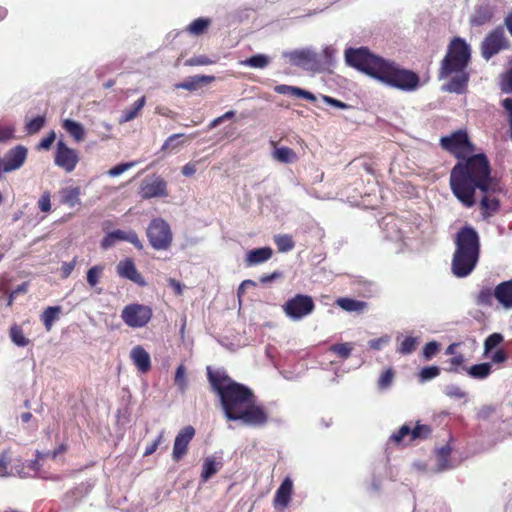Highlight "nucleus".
Here are the masks:
<instances>
[{"label": "nucleus", "instance_id": "f257e3e1", "mask_svg": "<svg viewBox=\"0 0 512 512\" xmlns=\"http://www.w3.org/2000/svg\"><path fill=\"white\" fill-rule=\"evenodd\" d=\"M450 187L454 196L468 208L475 205V193L479 191L482 195L480 208L484 219L494 216L500 209L496 194L503 191V186L491 175L489 160L483 153L459 161L452 168Z\"/></svg>", "mask_w": 512, "mask_h": 512}, {"label": "nucleus", "instance_id": "f03ea898", "mask_svg": "<svg viewBox=\"0 0 512 512\" xmlns=\"http://www.w3.org/2000/svg\"><path fill=\"white\" fill-rule=\"evenodd\" d=\"M208 380L219 398L225 417L249 427H263L269 420L264 407L257 403L253 391L227 375L223 370L207 368Z\"/></svg>", "mask_w": 512, "mask_h": 512}, {"label": "nucleus", "instance_id": "7ed1b4c3", "mask_svg": "<svg viewBox=\"0 0 512 512\" xmlns=\"http://www.w3.org/2000/svg\"><path fill=\"white\" fill-rule=\"evenodd\" d=\"M345 61L349 66L402 91H415L420 85V78L415 72L372 54L365 47L346 49Z\"/></svg>", "mask_w": 512, "mask_h": 512}, {"label": "nucleus", "instance_id": "20e7f679", "mask_svg": "<svg viewBox=\"0 0 512 512\" xmlns=\"http://www.w3.org/2000/svg\"><path fill=\"white\" fill-rule=\"evenodd\" d=\"M470 59V45L461 37L453 38L440 67L439 78H450V80L443 85V91L461 94L466 90L469 81L467 66Z\"/></svg>", "mask_w": 512, "mask_h": 512}, {"label": "nucleus", "instance_id": "39448f33", "mask_svg": "<svg viewBox=\"0 0 512 512\" xmlns=\"http://www.w3.org/2000/svg\"><path fill=\"white\" fill-rule=\"evenodd\" d=\"M455 251L451 262V271L457 278L470 275L480 256V237L471 226L462 227L454 238Z\"/></svg>", "mask_w": 512, "mask_h": 512}, {"label": "nucleus", "instance_id": "423d86ee", "mask_svg": "<svg viewBox=\"0 0 512 512\" xmlns=\"http://www.w3.org/2000/svg\"><path fill=\"white\" fill-rule=\"evenodd\" d=\"M147 237L155 250H167L173 239L169 224L162 218H155L150 222Z\"/></svg>", "mask_w": 512, "mask_h": 512}, {"label": "nucleus", "instance_id": "0eeeda50", "mask_svg": "<svg viewBox=\"0 0 512 512\" xmlns=\"http://www.w3.org/2000/svg\"><path fill=\"white\" fill-rule=\"evenodd\" d=\"M510 41L503 27H497L489 32L481 43V54L485 60L491 59L502 50L508 49Z\"/></svg>", "mask_w": 512, "mask_h": 512}, {"label": "nucleus", "instance_id": "6e6552de", "mask_svg": "<svg viewBox=\"0 0 512 512\" xmlns=\"http://www.w3.org/2000/svg\"><path fill=\"white\" fill-rule=\"evenodd\" d=\"M314 308L315 304L312 297L303 294H297L283 305L285 315L292 321H299L310 315Z\"/></svg>", "mask_w": 512, "mask_h": 512}, {"label": "nucleus", "instance_id": "1a4fd4ad", "mask_svg": "<svg viewBox=\"0 0 512 512\" xmlns=\"http://www.w3.org/2000/svg\"><path fill=\"white\" fill-rule=\"evenodd\" d=\"M122 321L131 328H142L152 318V309L143 304H129L121 312Z\"/></svg>", "mask_w": 512, "mask_h": 512}, {"label": "nucleus", "instance_id": "9d476101", "mask_svg": "<svg viewBox=\"0 0 512 512\" xmlns=\"http://www.w3.org/2000/svg\"><path fill=\"white\" fill-rule=\"evenodd\" d=\"M283 57L298 67L305 69L320 70V62L318 60V54L312 48L296 49L293 51H287L283 53Z\"/></svg>", "mask_w": 512, "mask_h": 512}, {"label": "nucleus", "instance_id": "9b49d317", "mask_svg": "<svg viewBox=\"0 0 512 512\" xmlns=\"http://www.w3.org/2000/svg\"><path fill=\"white\" fill-rule=\"evenodd\" d=\"M79 162L78 152L68 147L62 140L56 144L54 163L67 173H71Z\"/></svg>", "mask_w": 512, "mask_h": 512}, {"label": "nucleus", "instance_id": "f8f14e48", "mask_svg": "<svg viewBox=\"0 0 512 512\" xmlns=\"http://www.w3.org/2000/svg\"><path fill=\"white\" fill-rule=\"evenodd\" d=\"M497 1L496 0H481L474 9L470 18L472 26H483L492 21L496 14Z\"/></svg>", "mask_w": 512, "mask_h": 512}, {"label": "nucleus", "instance_id": "ddd939ff", "mask_svg": "<svg viewBox=\"0 0 512 512\" xmlns=\"http://www.w3.org/2000/svg\"><path fill=\"white\" fill-rule=\"evenodd\" d=\"M119 241H127L133 244L138 250L143 248L141 241L134 231H124L119 229L106 234V236L101 241V248L107 250L113 247Z\"/></svg>", "mask_w": 512, "mask_h": 512}, {"label": "nucleus", "instance_id": "4468645a", "mask_svg": "<svg viewBox=\"0 0 512 512\" xmlns=\"http://www.w3.org/2000/svg\"><path fill=\"white\" fill-rule=\"evenodd\" d=\"M140 195L143 199L166 197L168 195L167 183L160 177L145 179L141 184Z\"/></svg>", "mask_w": 512, "mask_h": 512}, {"label": "nucleus", "instance_id": "2eb2a0df", "mask_svg": "<svg viewBox=\"0 0 512 512\" xmlns=\"http://www.w3.org/2000/svg\"><path fill=\"white\" fill-rule=\"evenodd\" d=\"M195 435V429L192 426L182 428L174 440L172 458L174 461L180 460L188 450V445Z\"/></svg>", "mask_w": 512, "mask_h": 512}, {"label": "nucleus", "instance_id": "dca6fc26", "mask_svg": "<svg viewBox=\"0 0 512 512\" xmlns=\"http://www.w3.org/2000/svg\"><path fill=\"white\" fill-rule=\"evenodd\" d=\"M430 432V428L426 425H417L412 429L409 425L404 424L396 433L391 435L390 439L395 443H400L408 438L410 442L418 438H426Z\"/></svg>", "mask_w": 512, "mask_h": 512}, {"label": "nucleus", "instance_id": "f3484780", "mask_svg": "<svg viewBox=\"0 0 512 512\" xmlns=\"http://www.w3.org/2000/svg\"><path fill=\"white\" fill-rule=\"evenodd\" d=\"M440 143L445 150L453 153H457L459 150L471 147L468 135L463 131H457L450 136L442 137Z\"/></svg>", "mask_w": 512, "mask_h": 512}, {"label": "nucleus", "instance_id": "a211bd4d", "mask_svg": "<svg viewBox=\"0 0 512 512\" xmlns=\"http://www.w3.org/2000/svg\"><path fill=\"white\" fill-rule=\"evenodd\" d=\"M116 271L121 278L128 279L139 286L146 285L145 279L138 272L135 263L130 258L120 261L116 266Z\"/></svg>", "mask_w": 512, "mask_h": 512}, {"label": "nucleus", "instance_id": "6ab92c4d", "mask_svg": "<svg viewBox=\"0 0 512 512\" xmlns=\"http://www.w3.org/2000/svg\"><path fill=\"white\" fill-rule=\"evenodd\" d=\"M494 297L504 310L512 309V279L503 281L494 288Z\"/></svg>", "mask_w": 512, "mask_h": 512}, {"label": "nucleus", "instance_id": "aec40b11", "mask_svg": "<svg viewBox=\"0 0 512 512\" xmlns=\"http://www.w3.org/2000/svg\"><path fill=\"white\" fill-rule=\"evenodd\" d=\"M131 360L141 373H146L151 368L149 353L140 345L135 346L130 353Z\"/></svg>", "mask_w": 512, "mask_h": 512}, {"label": "nucleus", "instance_id": "412c9836", "mask_svg": "<svg viewBox=\"0 0 512 512\" xmlns=\"http://www.w3.org/2000/svg\"><path fill=\"white\" fill-rule=\"evenodd\" d=\"M273 255V250L270 247H261L249 250L246 253L245 263L246 266L252 267L268 261Z\"/></svg>", "mask_w": 512, "mask_h": 512}, {"label": "nucleus", "instance_id": "4be33fe9", "mask_svg": "<svg viewBox=\"0 0 512 512\" xmlns=\"http://www.w3.org/2000/svg\"><path fill=\"white\" fill-rule=\"evenodd\" d=\"M214 79H215L214 76L195 75V76L188 77L184 81L175 84V88L176 89H184V90H188V91H196L202 85L213 82Z\"/></svg>", "mask_w": 512, "mask_h": 512}, {"label": "nucleus", "instance_id": "5701e85b", "mask_svg": "<svg viewBox=\"0 0 512 512\" xmlns=\"http://www.w3.org/2000/svg\"><path fill=\"white\" fill-rule=\"evenodd\" d=\"M293 490V483L290 478H285L275 494V504L282 507L288 506Z\"/></svg>", "mask_w": 512, "mask_h": 512}, {"label": "nucleus", "instance_id": "b1692460", "mask_svg": "<svg viewBox=\"0 0 512 512\" xmlns=\"http://www.w3.org/2000/svg\"><path fill=\"white\" fill-rule=\"evenodd\" d=\"M62 127L76 142L84 140L86 133L81 123L71 119H65L62 123Z\"/></svg>", "mask_w": 512, "mask_h": 512}, {"label": "nucleus", "instance_id": "393cba45", "mask_svg": "<svg viewBox=\"0 0 512 512\" xmlns=\"http://www.w3.org/2000/svg\"><path fill=\"white\" fill-rule=\"evenodd\" d=\"M222 467V463L217 461L215 457L210 456L204 460L201 478L203 482L208 481Z\"/></svg>", "mask_w": 512, "mask_h": 512}, {"label": "nucleus", "instance_id": "a878e982", "mask_svg": "<svg viewBox=\"0 0 512 512\" xmlns=\"http://www.w3.org/2000/svg\"><path fill=\"white\" fill-rule=\"evenodd\" d=\"M336 304L345 311L348 312H362L366 309L367 303L351 298H339L336 300Z\"/></svg>", "mask_w": 512, "mask_h": 512}, {"label": "nucleus", "instance_id": "bb28decb", "mask_svg": "<svg viewBox=\"0 0 512 512\" xmlns=\"http://www.w3.org/2000/svg\"><path fill=\"white\" fill-rule=\"evenodd\" d=\"M492 370V365L488 362L476 364L467 369V374L473 379H486Z\"/></svg>", "mask_w": 512, "mask_h": 512}, {"label": "nucleus", "instance_id": "cd10ccee", "mask_svg": "<svg viewBox=\"0 0 512 512\" xmlns=\"http://www.w3.org/2000/svg\"><path fill=\"white\" fill-rule=\"evenodd\" d=\"M174 384L179 393L184 394L188 389V378L186 367L180 364L175 371Z\"/></svg>", "mask_w": 512, "mask_h": 512}, {"label": "nucleus", "instance_id": "c85d7f7f", "mask_svg": "<svg viewBox=\"0 0 512 512\" xmlns=\"http://www.w3.org/2000/svg\"><path fill=\"white\" fill-rule=\"evenodd\" d=\"M60 313L61 307L59 306H49L43 311L41 314V320L47 331L51 330L54 321L58 318Z\"/></svg>", "mask_w": 512, "mask_h": 512}, {"label": "nucleus", "instance_id": "c756f323", "mask_svg": "<svg viewBox=\"0 0 512 512\" xmlns=\"http://www.w3.org/2000/svg\"><path fill=\"white\" fill-rule=\"evenodd\" d=\"M146 103V97L142 96L139 98L132 107L123 110L121 115V122H130L138 115V112L144 107Z\"/></svg>", "mask_w": 512, "mask_h": 512}, {"label": "nucleus", "instance_id": "7c9ffc66", "mask_svg": "<svg viewBox=\"0 0 512 512\" xmlns=\"http://www.w3.org/2000/svg\"><path fill=\"white\" fill-rule=\"evenodd\" d=\"M273 157L282 163H294L297 160V154L289 147H279L273 152Z\"/></svg>", "mask_w": 512, "mask_h": 512}, {"label": "nucleus", "instance_id": "2f4dec72", "mask_svg": "<svg viewBox=\"0 0 512 512\" xmlns=\"http://www.w3.org/2000/svg\"><path fill=\"white\" fill-rule=\"evenodd\" d=\"M336 53V49L331 45L323 48L322 54L318 55V60L321 64L320 70L327 69L335 63Z\"/></svg>", "mask_w": 512, "mask_h": 512}, {"label": "nucleus", "instance_id": "473e14b6", "mask_svg": "<svg viewBox=\"0 0 512 512\" xmlns=\"http://www.w3.org/2000/svg\"><path fill=\"white\" fill-rule=\"evenodd\" d=\"M80 189L78 187L66 188L62 191V203L73 208L80 204Z\"/></svg>", "mask_w": 512, "mask_h": 512}, {"label": "nucleus", "instance_id": "72a5a7b5", "mask_svg": "<svg viewBox=\"0 0 512 512\" xmlns=\"http://www.w3.org/2000/svg\"><path fill=\"white\" fill-rule=\"evenodd\" d=\"M211 21L208 18H197L187 27V31L195 36L203 34L209 27Z\"/></svg>", "mask_w": 512, "mask_h": 512}, {"label": "nucleus", "instance_id": "f704fd0d", "mask_svg": "<svg viewBox=\"0 0 512 512\" xmlns=\"http://www.w3.org/2000/svg\"><path fill=\"white\" fill-rule=\"evenodd\" d=\"M494 290L490 287H482L476 296V304L479 306H491L493 303Z\"/></svg>", "mask_w": 512, "mask_h": 512}, {"label": "nucleus", "instance_id": "c9c22d12", "mask_svg": "<svg viewBox=\"0 0 512 512\" xmlns=\"http://www.w3.org/2000/svg\"><path fill=\"white\" fill-rule=\"evenodd\" d=\"M274 242L280 252H288L294 248V241L288 234L275 236Z\"/></svg>", "mask_w": 512, "mask_h": 512}, {"label": "nucleus", "instance_id": "e433bc0d", "mask_svg": "<svg viewBox=\"0 0 512 512\" xmlns=\"http://www.w3.org/2000/svg\"><path fill=\"white\" fill-rule=\"evenodd\" d=\"M103 271H104V266H102V265H95L87 271L86 279H87V283L90 287L94 288L97 286V284L99 283L100 278L103 274Z\"/></svg>", "mask_w": 512, "mask_h": 512}, {"label": "nucleus", "instance_id": "4c0bfd02", "mask_svg": "<svg viewBox=\"0 0 512 512\" xmlns=\"http://www.w3.org/2000/svg\"><path fill=\"white\" fill-rule=\"evenodd\" d=\"M270 63V58L264 54L253 55L246 59L244 64L252 68H265Z\"/></svg>", "mask_w": 512, "mask_h": 512}, {"label": "nucleus", "instance_id": "58836bf2", "mask_svg": "<svg viewBox=\"0 0 512 512\" xmlns=\"http://www.w3.org/2000/svg\"><path fill=\"white\" fill-rule=\"evenodd\" d=\"M417 344L418 339L416 337H406L397 348V351L402 355L411 354L413 351H415Z\"/></svg>", "mask_w": 512, "mask_h": 512}, {"label": "nucleus", "instance_id": "ea45409f", "mask_svg": "<svg viewBox=\"0 0 512 512\" xmlns=\"http://www.w3.org/2000/svg\"><path fill=\"white\" fill-rule=\"evenodd\" d=\"M353 350V344L346 342L330 346L329 351L337 354L342 359H347Z\"/></svg>", "mask_w": 512, "mask_h": 512}, {"label": "nucleus", "instance_id": "a19ab883", "mask_svg": "<svg viewBox=\"0 0 512 512\" xmlns=\"http://www.w3.org/2000/svg\"><path fill=\"white\" fill-rule=\"evenodd\" d=\"M10 337L12 342L19 347H25L29 343V340L24 336L23 331L18 326L11 328Z\"/></svg>", "mask_w": 512, "mask_h": 512}, {"label": "nucleus", "instance_id": "79ce46f5", "mask_svg": "<svg viewBox=\"0 0 512 512\" xmlns=\"http://www.w3.org/2000/svg\"><path fill=\"white\" fill-rule=\"evenodd\" d=\"M440 375V368L438 366L424 367L419 373V381L421 383L430 381Z\"/></svg>", "mask_w": 512, "mask_h": 512}, {"label": "nucleus", "instance_id": "37998d69", "mask_svg": "<svg viewBox=\"0 0 512 512\" xmlns=\"http://www.w3.org/2000/svg\"><path fill=\"white\" fill-rule=\"evenodd\" d=\"M443 392L447 397L454 399H462L467 396V393L455 384L446 385Z\"/></svg>", "mask_w": 512, "mask_h": 512}, {"label": "nucleus", "instance_id": "c03bdc74", "mask_svg": "<svg viewBox=\"0 0 512 512\" xmlns=\"http://www.w3.org/2000/svg\"><path fill=\"white\" fill-rule=\"evenodd\" d=\"M500 87L503 92L512 94V59L510 68L501 77Z\"/></svg>", "mask_w": 512, "mask_h": 512}, {"label": "nucleus", "instance_id": "a18cd8bd", "mask_svg": "<svg viewBox=\"0 0 512 512\" xmlns=\"http://www.w3.org/2000/svg\"><path fill=\"white\" fill-rule=\"evenodd\" d=\"M45 118L37 116L26 123V131L28 134H35L44 126Z\"/></svg>", "mask_w": 512, "mask_h": 512}, {"label": "nucleus", "instance_id": "49530a36", "mask_svg": "<svg viewBox=\"0 0 512 512\" xmlns=\"http://www.w3.org/2000/svg\"><path fill=\"white\" fill-rule=\"evenodd\" d=\"M503 341V336L500 333H493L489 335L484 342L485 353H488Z\"/></svg>", "mask_w": 512, "mask_h": 512}, {"label": "nucleus", "instance_id": "de8ad7c7", "mask_svg": "<svg viewBox=\"0 0 512 512\" xmlns=\"http://www.w3.org/2000/svg\"><path fill=\"white\" fill-rule=\"evenodd\" d=\"M391 341V337L389 335L381 336L377 339H371L368 341V345L373 350H381L384 346L388 345Z\"/></svg>", "mask_w": 512, "mask_h": 512}, {"label": "nucleus", "instance_id": "09e8293b", "mask_svg": "<svg viewBox=\"0 0 512 512\" xmlns=\"http://www.w3.org/2000/svg\"><path fill=\"white\" fill-rule=\"evenodd\" d=\"M439 343L436 342V341H431L429 343H427L424 348H423V357L425 360H430L432 359L436 353L438 352L439 350Z\"/></svg>", "mask_w": 512, "mask_h": 512}, {"label": "nucleus", "instance_id": "8fccbe9b", "mask_svg": "<svg viewBox=\"0 0 512 512\" xmlns=\"http://www.w3.org/2000/svg\"><path fill=\"white\" fill-rule=\"evenodd\" d=\"M394 378V373L391 369L386 370L378 380L379 389H387L391 386Z\"/></svg>", "mask_w": 512, "mask_h": 512}, {"label": "nucleus", "instance_id": "3c124183", "mask_svg": "<svg viewBox=\"0 0 512 512\" xmlns=\"http://www.w3.org/2000/svg\"><path fill=\"white\" fill-rule=\"evenodd\" d=\"M38 208L45 213L51 211V194L49 191H45L38 200Z\"/></svg>", "mask_w": 512, "mask_h": 512}, {"label": "nucleus", "instance_id": "603ef678", "mask_svg": "<svg viewBox=\"0 0 512 512\" xmlns=\"http://www.w3.org/2000/svg\"><path fill=\"white\" fill-rule=\"evenodd\" d=\"M212 63L213 61L204 55L195 56L185 61L186 66H204Z\"/></svg>", "mask_w": 512, "mask_h": 512}, {"label": "nucleus", "instance_id": "864d4df0", "mask_svg": "<svg viewBox=\"0 0 512 512\" xmlns=\"http://www.w3.org/2000/svg\"><path fill=\"white\" fill-rule=\"evenodd\" d=\"M135 165V162H128V163H121L119 165L114 166L108 171V175L111 177H117L133 167Z\"/></svg>", "mask_w": 512, "mask_h": 512}, {"label": "nucleus", "instance_id": "5fc2aeb1", "mask_svg": "<svg viewBox=\"0 0 512 512\" xmlns=\"http://www.w3.org/2000/svg\"><path fill=\"white\" fill-rule=\"evenodd\" d=\"M274 90L278 94L296 97L299 87L281 84L277 85Z\"/></svg>", "mask_w": 512, "mask_h": 512}, {"label": "nucleus", "instance_id": "6e6d98bb", "mask_svg": "<svg viewBox=\"0 0 512 512\" xmlns=\"http://www.w3.org/2000/svg\"><path fill=\"white\" fill-rule=\"evenodd\" d=\"M163 439H164V431H161L159 433V435L157 436V438L150 445H148L145 448L144 456H149V455L153 454L157 450L159 445L163 442Z\"/></svg>", "mask_w": 512, "mask_h": 512}, {"label": "nucleus", "instance_id": "4d7b16f0", "mask_svg": "<svg viewBox=\"0 0 512 512\" xmlns=\"http://www.w3.org/2000/svg\"><path fill=\"white\" fill-rule=\"evenodd\" d=\"M465 362V358L462 354L455 355L449 360L450 367L448 368L449 372H458V368L463 365Z\"/></svg>", "mask_w": 512, "mask_h": 512}, {"label": "nucleus", "instance_id": "13d9d810", "mask_svg": "<svg viewBox=\"0 0 512 512\" xmlns=\"http://www.w3.org/2000/svg\"><path fill=\"white\" fill-rule=\"evenodd\" d=\"M322 100L328 104V105H331L335 108H339V109H348L350 108V106L338 99H335L333 97H330V96H326V95H323L322 96Z\"/></svg>", "mask_w": 512, "mask_h": 512}, {"label": "nucleus", "instance_id": "bf43d9fd", "mask_svg": "<svg viewBox=\"0 0 512 512\" xmlns=\"http://www.w3.org/2000/svg\"><path fill=\"white\" fill-rule=\"evenodd\" d=\"M183 136H184V134H182V133L173 134V135L169 136L166 139V141L164 142V144L162 146V150H167V149L175 148L178 145L176 140L179 139L180 137H183Z\"/></svg>", "mask_w": 512, "mask_h": 512}, {"label": "nucleus", "instance_id": "052dcab7", "mask_svg": "<svg viewBox=\"0 0 512 512\" xmlns=\"http://www.w3.org/2000/svg\"><path fill=\"white\" fill-rule=\"evenodd\" d=\"M15 129L11 126L0 127V142H6L13 138Z\"/></svg>", "mask_w": 512, "mask_h": 512}, {"label": "nucleus", "instance_id": "680f3d73", "mask_svg": "<svg viewBox=\"0 0 512 512\" xmlns=\"http://www.w3.org/2000/svg\"><path fill=\"white\" fill-rule=\"evenodd\" d=\"M56 134L54 131H51L45 138L41 140V142L38 145L39 149L47 150L51 147L53 142L55 141Z\"/></svg>", "mask_w": 512, "mask_h": 512}, {"label": "nucleus", "instance_id": "e2e57ef3", "mask_svg": "<svg viewBox=\"0 0 512 512\" xmlns=\"http://www.w3.org/2000/svg\"><path fill=\"white\" fill-rule=\"evenodd\" d=\"M453 466L449 462V457H437V471L442 472L451 469Z\"/></svg>", "mask_w": 512, "mask_h": 512}, {"label": "nucleus", "instance_id": "0e129e2a", "mask_svg": "<svg viewBox=\"0 0 512 512\" xmlns=\"http://www.w3.org/2000/svg\"><path fill=\"white\" fill-rule=\"evenodd\" d=\"M75 265H76V259H73L70 262H64L62 264L61 271H62L64 278H67L72 273V271L75 268Z\"/></svg>", "mask_w": 512, "mask_h": 512}, {"label": "nucleus", "instance_id": "69168bd1", "mask_svg": "<svg viewBox=\"0 0 512 512\" xmlns=\"http://www.w3.org/2000/svg\"><path fill=\"white\" fill-rule=\"evenodd\" d=\"M9 460L5 457L4 453L0 456V477L9 476L8 472Z\"/></svg>", "mask_w": 512, "mask_h": 512}, {"label": "nucleus", "instance_id": "338daca9", "mask_svg": "<svg viewBox=\"0 0 512 512\" xmlns=\"http://www.w3.org/2000/svg\"><path fill=\"white\" fill-rule=\"evenodd\" d=\"M502 106L508 114V122L512 124V98H505L502 101Z\"/></svg>", "mask_w": 512, "mask_h": 512}, {"label": "nucleus", "instance_id": "774afa93", "mask_svg": "<svg viewBox=\"0 0 512 512\" xmlns=\"http://www.w3.org/2000/svg\"><path fill=\"white\" fill-rule=\"evenodd\" d=\"M196 164L189 162L182 168V174L186 177H190L196 173Z\"/></svg>", "mask_w": 512, "mask_h": 512}]
</instances>
